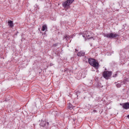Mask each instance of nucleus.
I'll return each instance as SVG.
<instances>
[{"instance_id": "obj_1", "label": "nucleus", "mask_w": 129, "mask_h": 129, "mask_svg": "<svg viewBox=\"0 0 129 129\" xmlns=\"http://www.w3.org/2000/svg\"><path fill=\"white\" fill-rule=\"evenodd\" d=\"M89 63L93 66V67H95V68H98V63L95 59L93 58H90L89 59Z\"/></svg>"}, {"instance_id": "obj_9", "label": "nucleus", "mask_w": 129, "mask_h": 129, "mask_svg": "<svg viewBox=\"0 0 129 129\" xmlns=\"http://www.w3.org/2000/svg\"><path fill=\"white\" fill-rule=\"evenodd\" d=\"M127 117H128V118H129V115L127 116Z\"/></svg>"}, {"instance_id": "obj_4", "label": "nucleus", "mask_w": 129, "mask_h": 129, "mask_svg": "<svg viewBox=\"0 0 129 129\" xmlns=\"http://www.w3.org/2000/svg\"><path fill=\"white\" fill-rule=\"evenodd\" d=\"M106 37H107V38H115V37H117V35L114 34L113 33H110V34H107L106 35Z\"/></svg>"}, {"instance_id": "obj_10", "label": "nucleus", "mask_w": 129, "mask_h": 129, "mask_svg": "<svg viewBox=\"0 0 129 129\" xmlns=\"http://www.w3.org/2000/svg\"><path fill=\"white\" fill-rule=\"evenodd\" d=\"M69 108L71 109V108H72V107H69Z\"/></svg>"}, {"instance_id": "obj_3", "label": "nucleus", "mask_w": 129, "mask_h": 129, "mask_svg": "<svg viewBox=\"0 0 129 129\" xmlns=\"http://www.w3.org/2000/svg\"><path fill=\"white\" fill-rule=\"evenodd\" d=\"M103 77L105 78V79H108L110 76H111V72L109 71H105L104 72L103 74Z\"/></svg>"}, {"instance_id": "obj_5", "label": "nucleus", "mask_w": 129, "mask_h": 129, "mask_svg": "<svg viewBox=\"0 0 129 129\" xmlns=\"http://www.w3.org/2000/svg\"><path fill=\"white\" fill-rule=\"evenodd\" d=\"M123 107L125 108V109H129V103H125L123 104Z\"/></svg>"}, {"instance_id": "obj_7", "label": "nucleus", "mask_w": 129, "mask_h": 129, "mask_svg": "<svg viewBox=\"0 0 129 129\" xmlns=\"http://www.w3.org/2000/svg\"><path fill=\"white\" fill-rule=\"evenodd\" d=\"M42 31H43V32H44V31H47V25H43L42 26Z\"/></svg>"}, {"instance_id": "obj_2", "label": "nucleus", "mask_w": 129, "mask_h": 129, "mask_svg": "<svg viewBox=\"0 0 129 129\" xmlns=\"http://www.w3.org/2000/svg\"><path fill=\"white\" fill-rule=\"evenodd\" d=\"M74 2V0H67L66 2L62 3V6L65 8V9H66V8L69 7Z\"/></svg>"}, {"instance_id": "obj_11", "label": "nucleus", "mask_w": 129, "mask_h": 129, "mask_svg": "<svg viewBox=\"0 0 129 129\" xmlns=\"http://www.w3.org/2000/svg\"><path fill=\"white\" fill-rule=\"evenodd\" d=\"M71 106H71V105H70Z\"/></svg>"}, {"instance_id": "obj_8", "label": "nucleus", "mask_w": 129, "mask_h": 129, "mask_svg": "<svg viewBox=\"0 0 129 129\" xmlns=\"http://www.w3.org/2000/svg\"><path fill=\"white\" fill-rule=\"evenodd\" d=\"M78 56H80V57H81V56H84V53L81 51L78 53Z\"/></svg>"}, {"instance_id": "obj_6", "label": "nucleus", "mask_w": 129, "mask_h": 129, "mask_svg": "<svg viewBox=\"0 0 129 129\" xmlns=\"http://www.w3.org/2000/svg\"><path fill=\"white\" fill-rule=\"evenodd\" d=\"M8 25L10 26V27H13L14 26V23H13V21L10 20L8 21Z\"/></svg>"}]
</instances>
